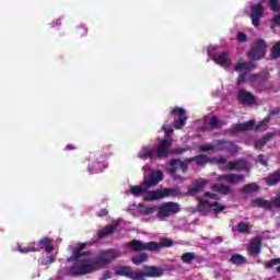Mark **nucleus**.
<instances>
[{
  "instance_id": "18",
  "label": "nucleus",
  "mask_w": 280,
  "mask_h": 280,
  "mask_svg": "<svg viewBox=\"0 0 280 280\" xmlns=\"http://www.w3.org/2000/svg\"><path fill=\"white\" fill-rule=\"evenodd\" d=\"M247 250L252 257H257V255L261 253V236H256L254 240H252Z\"/></svg>"
},
{
  "instance_id": "23",
  "label": "nucleus",
  "mask_w": 280,
  "mask_h": 280,
  "mask_svg": "<svg viewBox=\"0 0 280 280\" xmlns=\"http://www.w3.org/2000/svg\"><path fill=\"white\" fill-rule=\"evenodd\" d=\"M156 154V151L154 150V147L148 145L143 147L139 153L138 156L139 159H142V161H145V159H152Z\"/></svg>"
},
{
  "instance_id": "36",
  "label": "nucleus",
  "mask_w": 280,
  "mask_h": 280,
  "mask_svg": "<svg viewBox=\"0 0 280 280\" xmlns=\"http://www.w3.org/2000/svg\"><path fill=\"white\" fill-rule=\"evenodd\" d=\"M231 261H232V264L240 266V265L244 264V261H246V258H244V256H242L240 254H236L231 257Z\"/></svg>"
},
{
  "instance_id": "20",
  "label": "nucleus",
  "mask_w": 280,
  "mask_h": 280,
  "mask_svg": "<svg viewBox=\"0 0 280 280\" xmlns=\"http://www.w3.org/2000/svg\"><path fill=\"white\" fill-rule=\"evenodd\" d=\"M136 210L138 211V213H140V215H145L147 218H150L158 212V206L148 207L143 203H139L138 206H136Z\"/></svg>"
},
{
  "instance_id": "27",
  "label": "nucleus",
  "mask_w": 280,
  "mask_h": 280,
  "mask_svg": "<svg viewBox=\"0 0 280 280\" xmlns=\"http://www.w3.org/2000/svg\"><path fill=\"white\" fill-rule=\"evenodd\" d=\"M255 191H259V186L255 183L247 184L243 187V194H255Z\"/></svg>"
},
{
  "instance_id": "44",
  "label": "nucleus",
  "mask_w": 280,
  "mask_h": 280,
  "mask_svg": "<svg viewBox=\"0 0 280 280\" xmlns=\"http://www.w3.org/2000/svg\"><path fill=\"white\" fill-rule=\"evenodd\" d=\"M218 118L215 117H212L210 118V121H209V125H210V128H218Z\"/></svg>"
},
{
  "instance_id": "5",
  "label": "nucleus",
  "mask_w": 280,
  "mask_h": 280,
  "mask_svg": "<svg viewBox=\"0 0 280 280\" xmlns=\"http://www.w3.org/2000/svg\"><path fill=\"white\" fill-rule=\"evenodd\" d=\"M175 189L171 188H159L155 190H150L143 194L144 200L148 202H153L154 200H163V198H167L170 196H174Z\"/></svg>"
},
{
  "instance_id": "11",
  "label": "nucleus",
  "mask_w": 280,
  "mask_h": 280,
  "mask_svg": "<svg viewBox=\"0 0 280 280\" xmlns=\"http://www.w3.org/2000/svg\"><path fill=\"white\" fill-rule=\"evenodd\" d=\"M129 248L131 250L141 252V250H159L161 248V245L150 242V243H143L141 241L133 240L128 244Z\"/></svg>"
},
{
  "instance_id": "12",
  "label": "nucleus",
  "mask_w": 280,
  "mask_h": 280,
  "mask_svg": "<svg viewBox=\"0 0 280 280\" xmlns=\"http://www.w3.org/2000/svg\"><path fill=\"white\" fill-rule=\"evenodd\" d=\"M185 108L180 107H175L171 112V115H178L180 117L179 119L174 120V128H176V130L185 128V124H187V116H185Z\"/></svg>"
},
{
  "instance_id": "37",
  "label": "nucleus",
  "mask_w": 280,
  "mask_h": 280,
  "mask_svg": "<svg viewBox=\"0 0 280 280\" xmlns=\"http://www.w3.org/2000/svg\"><path fill=\"white\" fill-rule=\"evenodd\" d=\"M271 58H280V42L272 47Z\"/></svg>"
},
{
  "instance_id": "25",
  "label": "nucleus",
  "mask_w": 280,
  "mask_h": 280,
  "mask_svg": "<svg viewBox=\"0 0 280 280\" xmlns=\"http://www.w3.org/2000/svg\"><path fill=\"white\" fill-rule=\"evenodd\" d=\"M207 186V180L206 179H200L199 182H197L189 190L188 194L190 196H196V194H200V191H202V189H205V187Z\"/></svg>"
},
{
  "instance_id": "29",
  "label": "nucleus",
  "mask_w": 280,
  "mask_h": 280,
  "mask_svg": "<svg viewBox=\"0 0 280 280\" xmlns=\"http://www.w3.org/2000/svg\"><path fill=\"white\" fill-rule=\"evenodd\" d=\"M131 261L132 264H135V266L145 264V261H148V254H141L139 256H135L133 258H131Z\"/></svg>"
},
{
  "instance_id": "7",
  "label": "nucleus",
  "mask_w": 280,
  "mask_h": 280,
  "mask_svg": "<svg viewBox=\"0 0 280 280\" xmlns=\"http://www.w3.org/2000/svg\"><path fill=\"white\" fill-rule=\"evenodd\" d=\"M180 211V206L176 202H165L158 206V218L160 220H165V218H170V215L174 213H178Z\"/></svg>"
},
{
  "instance_id": "1",
  "label": "nucleus",
  "mask_w": 280,
  "mask_h": 280,
  "mask_svg": "<svg viewBox=\"0 0 280 280\" xmlns=\"http://www.w3.org/2000/svg\"><path fill=\"white\" fill-rule=\"evenodd\" d=\"M120 256L121 254L117 249H108L101 252L96 258H91V256L84 253V244H79L73 250L72 256L68 258V261H74V265L69 270V275L72 277L91 275V272H95L97 268H102L105 264Z\"/></svg>"
},
{
  "instance_id": "31",
  "label": "nucleus",
  "mask_w": 280,
  "mask_h": 280,
  "mask_svg": "<svg viewBox=\"0 0 280 280\" xmlns=\"http://www.w3.org/2000/svg\"><path fill=\"white\" fill-rule=\"evenodd\" d=\"M117 229V225H108L105 226L103 230L100 231L98 237H106V235H110V233Z\"/></svg>"
},
{
  "instance_id": "26",
  "label": "nucleus",
  "mask_w": 280,
  "mask_h": 280,
  "mask_svg": "<svg viewBox=\"0 0 280 280\" xmlns=\"http://www.w3.org/2000/svg\"><path fill=\"white\" fill-rule=\"evenodd\" d=\"M52 240L51 238H43L39 241V247L44 248L46 250V253H51L54 250V245L52 244Z\"/></svg>"
},
{
  "instance_id": "35",
  "label": "nucleus",
  "mask_w": 280,
  "mask_h": 280,
  "mask_svg": "<svg viewBox=\"0 0 280 280\" xmlns=\"http://www.w3.org/2000/svg\"><path fill=\"white\" fill-rule=\"evenodd\" d=\"M194 259H196V254H194V253H185L182 255V261L184 264H191V261H194Z\"/></svg>"
},
{
  "instance_id": "52",
  "label": "nucleus",
  "mask_w": 280,
  "mask_h": 280,
  "mask_svg": "<svg viewBox=\"0 0 280 280\" xmlns=\"http://www.w3.org/2000/svg\"><path fill=\"white\" fill-rule=\"evenodd\" d=\"M277 272H280V265L277 267Z\"/></svg>"
},
{
  "instance_id": "49",
  "label": "nucleus",
  "mask_w": 280,
  "mask_h": 280,
  "mask_svg": "<svg viewBox=\"0 0 280 280\" xmlns=\"http://www.w3.org/2000/svg\"><path fill=\"white\" fill-rule=\"evenodd\" d=\"M142 172H144V174H147V172H150V165H144L143 167H142Z\"/></svg>"
},
{
  "instance_id": "50",
  "label": "nucleus",
  "mask_w": 280,
  "mask_h": 280,
  "mask_svg": "<svg viewBox=\"0 0 280 280\" xmlns=\"http://www.w3.org/2000/svg\"><path fill=\"white\" fill-rule=\"evenodd\" d=\"M98 215L102 218V215H108V210H102Z\"/></svg>"
},
{
  "instance_id": "2",
  "label": "nucleus",
  "mask_w": 280,
  "mask_h": 280,
  "mask_svg": "<svg viewBox=\"0 0 280 280\" xmlns=\"http://www.w3.org/2000/svg\"><path fill=\"white\" fill-rule=\"evenodd\" d=\"M191 161H196L197 165H207V163H217V165H222L225 170H229L230 172H249L250 166L246 161L244 160H236V161H226L224 156L218 155L212 159L208 158L207 155H197L192 159H187L185 161L180 160H171L170 167L167 168L168 174H171L176 180V172L178 170H182V172L185 174L187 173L188 165L191 163Z\"/></svg>"
},
{
  "instance_id": "21",
  "label": "nucleus",
  "mask_w": 280,
  "mask_h": 280,
  "mask_svg": "<svg viewBox=\"0 0 280 280\" xmlns=\"http://www.w3.org/2000/svg\"><path fill=\"white\" fill-rule=\"evenodd\" d=\"M141 275H142V280H144L145 277H162L163 269L159 267L147 266L143 268V271H141Z\"/></svg>"
},
{
  "instance_id": "28",
  "label": "nucleus",
  "mask_w": 280,
  "mask_h": 280,
  "mask_svg": "<svg viewBox=\"0 0 280 280\" xmlns=\"http://www.w3.org/2000/svg\"><path fill=\"white\" fill-rule=\"evenodd\" d=\"M148 188L145 186H131L130 187V192L132 194V196H143V192L147 190Z\"/></svg>"
},
{
  "instance_id": "13",
  "label": "nucleus",
  "mask_w": 280,
  "mask_h": 280,
  "mask_svg": "<svg viewBox=\"0 0 280 280\" xmlns=\"http://www.w3.org/2000/svg\"><path fill=\"white\" fill-rule=\"evenodd\" d=\"M252 19V24L254 27H259V19L264 16V7L261 3L252 5V12L249 14Z\"/></svg>"
},
{
  "instance_id": "34",
  "label": "nucleus",
  "mask_w": 280,
  "mask_h": 280,
  "mask_svg": "<svg viewBox=\"0 0 280 280\" xmlns=\"http://www.w3.org/2000/svg\"><path fill=\"white\" fill-rule=\"evenodd\" d=\"M275 137V133H268L264 139H260L256 142L255 148L259 149V148H264V145H266L267 141H269V139H272Z\"/></svg>"
},
{
  "instance_id": "8",
  "label": "nucleus",
  "mask_w": 280,
  "mask_h": 280,
  "mask_svg": "<svg viewBox=\"0 0 280 280\" xmlns=\"http://www.w3.org/2000/svg\"><path fill=\"white\" fill-rule=\"evenodd\" d=\"M108 167V163L106 162V158H97L95 154L90 155V164H89V172L90 174H97L103 172Z\"/></svg>"
},
{
  "instance_id": "22",
  "label": "nucleus",
  "mask_w": 280,
  "mask_h": 280,
  "mask_svg": "<svg viewBox=\"0 0 280 280\" xmlns=\"http://www.w3.org/2000/svg\"><path fill=\"white\" fill-rule=\"evenodd\" d=\"M238 100L243 104H248L249 106H253V104L256 102L255 96H253V94L246 90L238 91Z\"/></svg>"
},
{
  "instance_id": "41",
  "label": "nucleus",
  "mask_w": 280,
  "mask_h": 280,
  "mask_svg": "<svg viewBox=\"0 0 280 280\" xmlns=\"http://www.w3.org/2000/svg\"><path fill=\"white\" fill-rule=\"evenodd\" d=\"M237 40L238 43H246V40H248V37L246 36V34L241 32L237 34Z\"/></svg>"
},
{
  "instance_id": "3",
  "label": "nucleus",
  "mask_w": 280,
  "mask_h": 280,
  "mask_svg": "<svg viewBox=\"0 0 280 280\" xmlns=\"http://www.w3.org/2000/svg\"><path fill=\"white\" fill-rule=\"evenodd\" d=\"M205 198L199 200L198 205V211L202 215H211V213L218 215V213H222L226 209V206L215 201L220 198L217 194L208 191L205 194Z\"/></svg>"
},
{
  "instance_id": "54",
  "label": "nucleus",
  "mask_w": 280,
  "mask_h": 280,
  "mask_svg": "<svg viewBox=\"0 0 280 280\" xmlns=\"http://www.w3.org/2000/svg\"><path fill=\"white\" fill-rule=\"evenodd\" d=\"M276 113L275 112H271L270 115H275Z\"/></svg>"
},
{
  "instance_id": "51",
  "label": "nucleus",
  "mask_w": 280,
  "mask_h": 280,
  "mask_svg": "<svg viewBox=\"0 0 280 280\" xmlns=\"http://www.w3.org/2000/svg\"><path fill=\"white\" fill-rule=\"evenodd\" d=\"M183 152H185V150H177L174 152V154H183Z\"/></svg>"
},
{
  "instance_id": "30",
  "label": "nucleus",
  "mask_w": 280,
  "mask_h": 280,
  "mask_svg": "<svg viewBox=\"0 0 280 280\" xmlns=\"http://www.w3.org/2000/svg\"><path fill=\"white\" fill-rule=\"evenodd\" d=\"M212 191H218L219 194H230L231 187L219 184L212 187Z\"/></svg>"
},
{
  "instance_id": "19",
  "label": "nucleus",
  "mask_w": 280,
  "mask_h": 280,
  "mask_svg": "<svg viewBox=\"0 0 280 280\" xmlns=\"http://www.w3.org/2000/svg\"><path fill=\"white\" fill-rule=\"evenodd\" d=\"M172 145V140L164 139L158 144V159H163L170 154V147Z\"/></svg>"
},
{
  "instance_id": "47",
  "label": "nucleus",
  "mask_w": 280,
  "mask_h": 280,
  "mask_svg": "<svg viewBox=\"0 0 280 280\" xmlns=\"http://www.w3.org/2000/svg\"><path fill=\"white\" fill-rule=\"evenodd\" d=\"M258 161H259V163H261L262 165H267L266 156H265V155H259V156H258Z\"/></svg>"
},
{
  "instance_id": "38",
  "label": "nucleus",
  "mask_w": 280,
  "mask_h": 280,
  "mask_svg": "<svg viewBox=\"0 0 280 280\" xmlns=\"http://www.w3.org/2000/svg\"><path fill=\"white\" fill-rule=\"evenodd\" d=\"M279 264H280V258H273L265 264V268L268 270L273 266H279Z\"/></svg>"
},
{
  "instance_id": "53",
  "label": "nucleus",
  "mask_w": 280,
  "mask_h": 280,
  "mask_svg": "<svg viewBox=\"0 0 280 280\" xmlns=\"http://www.w3.org/2000/svg\"><path fill=\"white\" fill-rule=\"evenodd\" d=\"M217 240H218V242H222V238H220V237H218Z\"/></svg>"
},
{
  "instance_id": "39",
  "label": "nucleus",
  "mask_w": 280,
  "mask_h": 280,
  "mask_svg": "<svg viewBox=\"0 0 280 280\" xmlns=\"http://www.w3.org/2000/svg\"><path fill=\"white\" fill-rule=\"evenodd\" d=\"M268 121H270V117L265 118L259 125H257L256 130H266V128H268Z\"/></svg>"
},
{
  "instance_id": "6",
  "label": "nucleus",
  "mask_w": 280,
  "mask_h": 280,
  "mask_svg": "<svg viewBox=\"0 0 280 280\" xmlns=\"http://www.w3.org/2000/svg\"><path fill=\"white\" fill-rule=\"evenodd\" d=\"M212 150H228L229 152H237V147L230 141L219 140L215 144H203L200 152H211Z\"/></svg>"
},
{
  "instance_id": "15",
  "label": "nucleus",
  "mask_w": 280,
  "mask_h": 280,
  "mask_svg": "<svg viewBox=\"0 0 280 280\" xmlns=\"http://www.w3.org/2000/svg\"><path fill=\"white\" fill-rule=\"evenodd\" d=\"M161 180H163V172L161 171H153L149 177L144 175L145 187H154L160 184Z\"/></svg>"
},
{
  "instance_id": "45",
  "label": "nucleus",
  "mask_w": 280,
  "mask_h": 280,
  "mask_svg": "<svg viewBox=\"0 0 280 280\" xmlns=\"http://www.w3.org/2000/svg\"><path fill=\"white\" fill-rule=\"evenodd\" d=\"M174 242L170 238H165L162 241V246H173Z\"/></svg>"
},
{
  "instance_id": "43",
  "label": "nucleus",
  "mask_w": 280,
  "mask_h": 280,
  "mask_svg": "<svg viewBox=\"0 0 280 280\" xmlns=\"http://www.w3.org/2000/svg\"><path fill=\"white\" fill-rule=\"evenodd\" d=\"M48 264H54V256H48L47 259L42 260V266H48Z\"/></svg>"
},
{
  "instance_id": "40",
  "label": "nucleus",
  "mask_w": 280,
  "mask_h": 280,
  "mask_svg": "<svg viewBox=\"0 0 280 280\" xmlns=\"http://www.w3.org/2000/svg\"><path fill=\"white\" fill-rule=\"evenodd\" d=\"M238 231L240 233H248V231H250V228L246 223H238Z\"/></svg>"
},
{
  "instance_id": "24",
  "label": "nucleus",
  "mask_w": 280,
  "mask_h": 280,
  "mask_svg": "<svg viewBox=\"0 0 280 280\" xmlns=\"http://www.w3.org/2000/svg\"><path fill=\"white\" fill-rule=\"evenodd\" d=\"M255 128V120H249L245 124L234 125L232 128V132H244V130H253Z\"/></svg>"
},
{
  "instance_id": "16",
  "label": "nucleus",
  "mask_w": 280,
  "mask_h": 280,
  "mask_svg": "<svg viewBox=\"0 0 280 280\" xmlns=\"http://www.w3.org/2000/svg\"><path fill=\"white\" fill-rule=\"evenodd\" d=\"M278 207L280 209V192L277 195L276 199L272 201H267L264 199H255L253 201V207H264L265 209H270V207Z\"/></svg>"
},
{
  "instance_id": "32",
  "label": "nucleus",
  "mask_w": 280,
  "mask_h": 280,
  "mask_svg": "<svg viewBox=\"0 0 280 280\" xmlns=\"http://www.w3.org/2000/svg\"><path fill=\"white\" fill-rule=\"evenodd\" d=\"M280 182V173H273L271 175L268 176L267 178V184L272 186V185H277V183Z\"/></svg>"
},
{
  "instance_id": "14",
  "label": "nucleus",
  "mask_w": 280,
  "mask_h": 280,
  "mask_svg": "<svg viewBox=\"0 0 280 280\" xmlns=\"http://www.w3.org/2000/svg\"><path fill=\"white\" fill-rule=\"evenodd\" d=\"M250 67H253V65L246 63V62H238L234 67V71H237V73H240L237 79V84H242V82H246V78H248V73H246V71H248Z\"/></svg>"
},
{
  "instance_id": "42",
  "label": "nucleus",
  "mask_w": 280,
  "mask_h": 280,
  "mask_svg": "<svg viewBox=\"0 0 280 280\" xmlns=\"http://www.w3.org/2000/svg\"><path fill=\"white\" fill-rule=\"evenodd\" d=\"M270 8L273 10V12H277V10H279V1L270 0Z\"/></svg>"
},
{
  "instance_id": "10",
  "label": "nucleus",
  "mask_w": 280,
  "mask_h": 280,
  "mask_svg": "<svg viewBox=\"0 0 280 280\" xmlns=\"http://www.w3.org/2000/svg\"><path fill=\"white\" fill-rule=\"evenodd\" d=\"M116 275H120L121 277H127L131 280H143V273H141V270H132L128 266H120L115 269Z\"/></svg>"
},
{
  "instance_id": "4",
  "label": "nucleus",
  "mask_w": 280,
  "mask_h": 280,
  "mask_svg": "<svg viewBox=\"0 0 280 280\" xmlns=\"http://www.w3.org/2000/svg\"><path fill=\"white\" fill-rule=\"evenodd\" d=\"M218 54V47L210 46L208 48V56L210 60H214L219 67H222L223 69H229L231 67V59H229V52H222L218 57L215 56Z\"/></svg>"
},
{
  "instance_id": "9",
  "label": "nucleus",
  "mask_w": 280,
  "mask_h": 280,
  "mask_svg": "<svg viewBox=\"0 0 280 280\" xmlns=\"http://www.w3.org/2000/svg\"><path fill=\"white\" fill-rule=\"evenodd\" d=\"M266 42L264 39L257 40L248 52L252 60H261L266 56Z\"/></svg>"
},
{
  "instance_id": "46",
  "label": "nucleus",
  "mask_w": 280,
  "mask_h": 280,
  "mask_svg": "<svg viewBox=\"0 0 280 280\" xmlns=\"http://www.w3.org/2000/svg\"><path fill=\"white\" fill-rule=\"evenodd\" d=\"M162 129L164 130V132L166 135H172V132H174V129L167 127V126H163Z\"/></svg>"
},
{
  "instance_id": "48",
  "label": "nucleus",
  "mask_w": 280,
  "mask_h": 280,
  "mask_svg": "<svg viewBox=\"0 0 280 280\" xmlns=\"http://www.w3.org/2000/svg\"><path fill=\"white\" fill-rule=\"evenodd\" d=\"M106 279H110V272H108V271H105V272L103 273L102 280H106Z\"/></svg>"
},
{
  "instance_id": "17",
  "label": "nucleus",
  "mask_w": 280,
  "mask_h": 280,
  "mask_svg": "<svg viewBox=\"0 0 280 280\" xmlns=\"http://www.w3.org/2000/svg\"><path fill=\"white\" fill-rule=\"evenodd\" d=\"M221 183H232L237 185L238 183H244V176L237 174H223L217 178Z\"/></svg>"
},
{
  "instance_id": "33",
  "label": "nucleus",
  "mask_w": 280,
  "mask_h": 280,
  "mask_svg": "<svg viewBox=\"0 0 280 280\" xmlns=\"http://www.w3.org/2000/svg\"><path fill=\"white\" fill-rule=\"evenodd\" d=\"M35 250H38V247H36L34 245H28L26 247H21V245L18 246V252L22 253V254L35 253Z\"/></svg>"
}]
</instances>
